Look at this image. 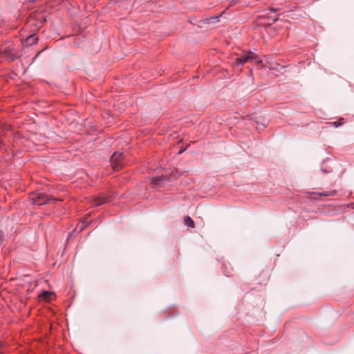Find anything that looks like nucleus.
<instances>
[{
  "label": "nucleus",
  "instance_id": "4468645a",
  "mask_svg": "<svg viewBox=\"0 0 354 354\" xmlns=\"http://www.w3.org/2000/svg\"><path fill=\"white\" fill-rule=\"evenodd\" d=\"M218 17H216L212 18L211 19H212V20H214V19H218Z\"/></svg>",
  "mask_w": 354,
  "mask_h": 354
},
{
  "label": "nucleus",
  "instance_id": "f257e3e1",
  "mask_svg": "<svg viewBox=\"0 0 354 354\" xmlns=\"http://www.w3.org/2000/svg\"><path fill=\"white\" fill-rule=\"evenodd\" d=\"M248 62H255L257 64L262 62L261 59H260L256 54L252 52H248L247 54L243 55L240 57L236 58L234 64L236 66H239L243 65Z\"/></svg>",
  "mask_w": 354,
  "mask_h": 354
},
{
  "label": "nucleus",
  "instance_id": "2eb2a0df",
  "mask_svg": "<svg viewBox=\"0 0 354 354\" xmlns=\"http://www.w3.org/2000/svg\"><path fill=\"white\" fill-rule=\"evenodd\" d=\"M271 10H272V11H273V12H274V11H275V9H274V8H272Z\"/></svg>",
  "mask_w": 354,
  "mask_h": 354
},
{
  "label": "nucleus",
  "instance_id": "9b49d317",
  "mask_svg": "<svg viewBox=\"0 0 354 354\" xmlns=\"http://www.w3.org/2000/svg\"><path fill=\"white\" fill-rule=\"evenodd\" d=\"M342 124H344V119L343 118H341L338 122H334V124H335V127H338L340 125H342Z\"/></svg>",
  "mask_w": 354,
  "mask_h": 354
},
{
  "label": "nucleus",
  "instance_id": "6e6552de",
  "mask_svg": "<svg viewBox=\"0 0 354 354\" xmlns=\"http://www.w3.org/2000/svg\"><path fill=\"white\" fill-rule=\"evenodd\" d=\"M184 222L186 225L192 228L194 227V222L189 216H186L184 219Z\"/></svg>",
  "mask_w": 354,
  "mask_h": 354
},
{
  "label": "nucleus",
  "instance_id": "f03ea898",
  "mask_svg": "<svg viewBox=\"0 0 354 354\" xmlns=\"http://www.w3.org/2000/svg\"><path fill=\"white\" fill-rule=\"evenodd\" d=\"M30 200L33 204L42 205L47 203L50 200H55L50 196L44 193L34 194L31 196Z\"/></svg>",
  "mask_w": 354,
  "mask_h": 354
},
{
  "label": "nucleus",
  "instance_id": "20e7f679",
  "mask_svg": "<svg viewBox=\"0 0 354 354\" xmlns=\"http://www.w3.org/2000/svg\"><path fill=\"white\" fill-rule=\"evenodd\" d=\"M109 200L106 197L103 196H95L93 198L91 201V205L93 206H98L103 203L109 202Z\"/></svg>",
  "mask_w": 354,
  "mask_h": 354
},
{
  "label": "nucleus",
  "instance_id": "39448f33",
  "mask_svg": "<svg viewBox=\"0 0 354 354\" xmlns=\"http://www.w3.org/2000/svg\"><path fill=\"white\" fill-rule=\"evenodd\" d=\"M15 53L16 52L12 49L5 48L2 50V54L3 55V56L10 60H14L16 58L17 56L15 55Z\"/></svg>",
  "mask_w": 354,
  "mask_h": 354
},
{
  "label": "nucleus",
  "instance_id": "1a4fd4ad",
  "mask_svg": "<svg viewBox=\"0 0 354 354\" xmlns=\"http://www.w3.org/2000/svg\"><path fill=\"white\" fill-rule=\"evenodd\" d=\"M165 180V177L162 176H156L152 179L151 183L153 185H158L160 182L163 181Z\"/></svg>",
  "mask_w": 354,
  "mask_h": 354
},
{
  "label": "nucleus",
  "instance_id": "f8f14e48",
  "mask_svg": "<svg viewBox=\"0 0 354 354\" xmlns=\"http://www.w3.org/2000/svg\"><path fill=\"white\" fill-rule=\"evenodd\" d=\"M239 0H230V6H234L235 4H236L238 2H239Z\"/></svg>",
  "mask_w": 354,
  "mask_h": 354
},
{
  "label": "nucleus",
  "instance_id": "0eeeda50",
  "mask_svg": "<svg viewBox=\"0 0 354 354\" xmlns=\"http://www.w3.org/2000/svg\"><path fill=\"white\" fill-rule=\"evenodd\" d=\"M39 297L45 301H50L51 297H52V293L49 292H47V291H44L43 292L41 295L39 296Z\"/></svg>",
  "mask_w": 354,
  "mask_h": 354
},
{
  "label": "nucleus",
  "instance_id": "7ed1b4c3",
  "mask_svg": "<svg viewBox=\"0 0 354 354\" xmlns=\"http://www.w3.org/2000/svg\"><path fill=\"white\" fill-rule=\"evenodd\" d=\"M111 164L114 170L121 169L123 165V155L120 152H115L111 157Z\"/></svg>",
  "mask_w": 354,
  "mask_h": 354
},
{
  "label": "nucleus",
  "instance_id": "423d86ee",
  "mask_svg": "<svg viewBox=\"0 0 354 354\" xmlns=\"http://www.w3.org/2000/svg\"><path fill=\"white\" fill-rule=\"evenodd\" d=\"M38 40V37L35 35H31L28 37L26 39V45H32L35 44Z\"/></svg>",
  "mask_w": 354,
  "mask_h": 354
},
{
  "label": "nucleus",
  "instance_id": "ddd939ff",
  "mask_svg": "<svg viewBox=\"0 0 354 354\" xmlns=\"http://www.w3.org/2000/svg\"><path fill=\"white\" fill-rule=\"evenodd\" d=\"M3 241V236L2 232L0 231V245L1 244V243Z\"/></svg>",
  "mask_w": 354,
  "mask_h": 354
},
{
  "label": "nucleus",
  "instance_id": "9d476101",
  "mask_svg": "<svg viewBox=\"0 0 354 354\" xmlns=\"http://www.w3.org/2000/svg\"><path fill=\"white\" fill-rule=\"evenodd\" d=\"M336 194V191H330V192H324L322 193H319L318 194L319 196H334Z\"/></svg>",
  "mask_w": 354,
  "mask_h": 354
}]
</instances>
